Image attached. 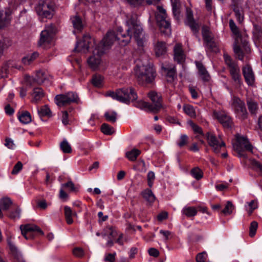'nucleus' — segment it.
Returning <instances> with one entry per match:
<instances>
[{"mask_svg": "<svg viewBox=\"0 0 262 262\" xmlns=\"http://www.w3.org/2000/svg\"><path fill=\"white\" fill-rule=\"evenodd\" d=\"M55 102L59 106L69 105L72 103H78L79 99L76 93L70 92L64 94L56 96Z\"/></svg>", "mask_w": 262, "mask_h": 262, "instance_id": "nucleus-10", "label": "nucleus"}, {"mask_svg": "<svg viewBox=\"0 0 262 262\" xmlns=\"http://www.w3.org/2000/svg\"><path fill=\"white\" fill-rule=\"evenodd\" d=\"M71 20L74 29L73 32L75 33L76 31H81L83 27V24L81 18L77 15H75L71 17Z\"/></svg>", "mask_w": 262, "mask_h": 262, "instance_id": "nucleus-24", "label": "nucleus"}, {"mask_svg": "<svg viewBox=\"0 0 262 262\" xmlns=\"http://www.w3.org/2000/svg\"><path fill=\"white\" fill-rule=\"evenodd\" d=\"M213 116L220 122L225 128H231L233 122L231 117L224 111H214Z\"/></svg>", "mask_w": 262, "mask_h": 262, "instance_id": "nucleus-16", "label": "nucleus"}, {"mask_svg": "<svg viewBox=\"0 0 262 262\" xmlns=\"http://www.w3.org/2000/svg\"><path fill=\"white\" fill-rule=\"evenodd\" d=\"M257 207V202L256 200L251 201L250 202L247 203V205L245 206L246 210L249 215L252 214L253 210L256 209Z\"/></svg>", "mask_w": 262, "mask_h": 262, "instance_id": "nucleus-38", "label": "nucleus"}, {"mask_svg": "<svg viewBox=\"0 0 262 262\" xmlns=\"http://www.w3.org/2000/svg\"><path fill=\"white\" fill-rule=\"evenodd\" d=\"M11 45V41L8 38L0 35V55L3 53L4 50L7 48Z\"/></svg>", "mask_w": 262, "mask_h": 262, "instance_id": "nucleus-31", "label": "nucleus"}, {"mask_svg": "<svg viewBox=\"0 0 262 262\" xmlns=\"http://www.w3.org/2000/svg\"><path fill=\"white\" fill-rule=\"evenodd\" d=\"M37 207L41 209L45 210L48 207V204L45 200H39L37 202Z\"/></svg>", "mask_w": 262, "mask_h": 262, "instance_id": "nucleus-60", "label": "nucleus"}, {"mask_svg": "<svg viewBox=\"0 0 262 262\" xmlns=\"http://www.w3.org/2000/svg\"><path fill=\"white\" fill-rule=\"evenodd\" d=\"M20 229L22 234L27 239L33 238L34 232H38L41 233H42L40 228L33 225L27 224L25 225H21Z\"/></svg>", "mask_w": 262, "mask_h": 262, "instance_id": "nucleus-18", "label": "nucleus"}, {"mask_svg": "<svg viewBox=\"0 0 262 262\" xmlns=\"http://www.w3.org/2000/svg\"><path fill=\"white\" fill-rule=\"evenodd\" d=\"M73 254L78 257H81L84 255L83 250L80 248H75L73 250Z\"/></svg>", "mask_w": 262, "mask_h": 262, "instance_id": "nucleus-59", "label": "nucleus"}, {"mask_svg": "<svg viewBox=\"0 0 262 262\" xmlns=\"http://www.w3.org/2000/svg\"><path fill=\"white\" fill-rule=\"evenodd\" d=\"M103 79L101 75H96L93 77L92 82L95 86L100 88L102 86Z\"/></svg>", "mask_w": 262, "mask_h": 262, "instance_id": "nucleus-42", "label": "nucleus"}, {"mask_svg": "<svg viewBox=\"0 0 262 262\" xmlns=\"http://www.w3.org/2000/svg\"><path fill=\"white\" fill-rule=\"evenodd\" d=\"M190 174L192 177L198 180L201 179L203 176V171L198 167L192 168L190 171Z\"/></svg>", "mask_w": 262, "mask_h": 262, "instance_id": "nucleus-39", "label": "nucleus"}, {"mask_svg": "<svg viewBox=\"0 0 262 262\" xmlns=\"http://www.w3.org/2000/svg\"><path fill=\"white\" fill-rule=\"evenodd\" d=\"M184 112L191 118H194L196 116V113L194 107L190 105H185L183 107Z\"/></svg>", "mask_w": 262, "mask_h": 262, "instance_id": "nucleus-40", "label": "nucleus"}, {"mask_svg": "<svg viewBox=\"0 0 262 262\" xmlns=\"http://www.w3.org/2000/svg\"><path fill=\"white\" fill-rule=\"evenodd\" d=\"M141 154L140 150L134 148L126 152V157L131 161H134L137 159L138 156Z\"/></svg>", "mask_w": 262, "mask_h": 262, "instance_id": "nucleus-33", "label": "nucleus"}, {"mask_svg": "<svg viewBox=\"0 0 262 262\" xmlns=\"http://www.w3.org/2000/svg\"><path fill=\"white\" fill-rule=\"evenodd\" d=\"M126 24L127 27L126 33H122L123 30L121 27L118 28L117 33L114 31H109L97 45H100V48L106 52L116 42L121 46L126 45L133 37L138 45L139 47H143L145 37L142 27L138 19L137 15L132 14L127 16Z\"/></svg>", "mask_w": 262, "mask_h": 262, "instance_id": "nucleus-1", "label": "nucleus"}, {"mask_svg": "<svg viewBox=\"0 0 262 262\" xmlns=\"http://www.w3.org/2000/svg\"><path fill=\"white\" fill-rule=\"evenodd\" d=\"M64 214L66 221L68 225L73 224V217H76L77 215V213L68 206L64 207Z\"/></svg>", "mask_w": 262, "mask_h": 262, "instance_id": "nucleus-23", "label": "nucleus"}, {"mask_svg": "<svg viewBox=\"0 0 262 262\" xmlns=\"http://www.w3.org/2000/svg\"><path fill=\"white\" fill-rule=\"evenodd\" d=\"M126 1L132 7L139 8L143 6L145 0H126Z\"/></svg>", "mask_w": 262, "mask_h": 262, "instance_id": "nucleus-49", "label": "nucleus"}, {"mask_svg": "<svg viewBox=\"0 0 262 262\" xmlns=\"http://www.w3.org/2000/svg\"><path fill=\"white\" fill-rule=\"evenodd\" d=\"M56 32V29L54 25L51 24L46 27L45 29L40 33V38L38 42L39 46L49 43Z\"/></svg>", "mask_w": 262, "mask_h": 262, "instance_id": "nucleus-14", "label": "nucleus"}, {"mask_svg": "<svg viewBox=\"0 0 262 262\" xmlns=\"http://www.w3.org/2000/svg\"><path fill=\"white\" fill-rule=\"evenodd\" d=\"M23 164L21 162H18L14 166L13 170L11 171L12 174H16L22 169Z\"/></svg>", "mask_w": 262, "mask_h": 262, "instance_id": "nucleus-58", "label": "nucleus"}, {"mask_svg": "<svg viewBox=\"0 0 262 262\" xmlns=\"http://www.w3.org/2000/svg\"><path fill=\"white\" fill-rule=\"evenodd\" d=\"M116 255V252L106 254H105L104 260L106 262H115Z\"/></svg>", "mask_w": 262, "mask_h": 262, "instance_id": "nucleus-57", "label": "nucleus"}, {"mask_svg": "<svg viewBox=\"0 0 262 262\" xmlns=\"http://www.w3.org/2000/svg\"><path fill=\"white\" fill-rule=\"evenodd\" d=\"M19 121L24 124H28L31 121V116L28 111L23 112L18 116Z\"/></svg>", "mask_w": 262, "mask_h": 262, "instance_id": "nucleus-35", "label": "nucleus"}, {"mask_svg": "<svg viewBox=\"0 0 262 262\" xmlns=\"http://www.w3.org/2000/svg\"><path fill=\"white\" fill-rule=\"evenodd\" d=\"M147 177L148 185L149 187H151L153 185L154 181L155 179V173L152 171H149L147 174Z\"/></svg>", "mask_w": 262, "mask_h": 262, "instance_id": "nucleus-54", "label": "nucleus"}, {"mask_svg": "<svg viewBox=\"0 0 262 262\" xmlns=\"http://www.w3.org/2000/svg\"><path fill=\"white\" fill-rule=\"evenodd\" d=\"M196 66L201 78L204 81H208L210 78L209 75L203 64L200 62H196Z\"/></svg>", "mask_w": 262, "mask_h": 262, "instance_id": "nucleus-27", "label": "nucleus"}, {"mask_svg": "<svg viewBox=\"0 0 262 262\" xmlns=\"http://www.w3.org/2000/svg\"><path fill=\"white\" fill-rule=\"evenodd\" d=\"M174 59L178 63H182L185 59V54L181 43H177L173 48Z\"/></svg>", "mask_w": 262, "mask_h": 262, "instance_id": "nucleus-19", "label": "nucleus"}, {"mask_svg": "<svg viewBox=\"0 0 262 262\" xmlns=\"http://www.w3.org/2000/svg\"><path fill=\"white\" fill-rule=\"evenodd\" d=\"M155 51L157 56L164 55L166 52L165 42L158 41L155 46Z\"/></svg>", "mask_w": 262, "mask_h": 262, "instance_id": "nucleus-28", "label": "nucleus"}, {"mask_svg": "<svg viewBox=\"0 0 262 262\" xmlns=\"http://www.w3.org/2000/svg\"><path fill=\"white\" fill-rule=\"evenodd\" d=\"M62 187L68 188L71 192H76L79 189V186H75L71 181H69L67 183L62 184Z\"/></svg>", "mask_w": 262, "mask_h": 262, "instance_id": "nucleus-48", "label": "nucleus"}, {"mask_svg": "<svg viewBox=\"0 0 262 262\" xmlns=\"http://www.w3.org/2000/svg\"><path fill=\"white\" fill-rule=\"evenodd\" d=\"M188 141V136L186 135H182L181 136L180 140L178 142L177 144L180 147H182L187 144Z\"/></svg>", "mask_w": 262, "mask_h": 262, "instance_id": "nucleus-50", "label": "nucleus"}, {"mask_svg": "<svg viewBox=\"0 0 262 262\" xmlns=\"http://www.w3.org/2000/svg\"><path fill=\"white\" fill-rule=\"evenodd\" d=\"M9 247L12 254L16 259L18 262H25L21 253L19 252L17 247L15 245L12 244H9Z\"/></svg>", "mask_w": 262, "mask_h": 262, "instance_id": "nucleus-29", "label": "nucleus"}, {"mask_svg": "<svg viewBox=\"0 0 262 262\" xmlns=\"http://www.w3.org/2000/svg\"><path fill=\"white\" fill-rule=\"evenodd\" d=\"M25 81L27 84L30 86L33 85L35 83H36L35 78L30 76H26L25 77Z\"/></svg>", "mask_w": 262, "mask_h": 262, "instance_id": "nucleus-61", "label": "nucleus"}, {"mask_svg": "<svg viewBox=\"0 0 262 262\" xmlns=\"http://www.w3.org/2000/svg\"><path fill=\"white\" fill-rule=\"evenodd\" d=\"M206 138L209 146L215 154H219L222 148L225 147V144L220 138H217L213 134L207 133Z\"/></svg>", "mask_w": 262, "mask_h": 262, "instance_id": "nucleus-13", "label": "nucleus"}, {"mask_svg": "<svg viewBox=\"0 0 262 262\" xmlns=\"http://www.w3.org/2000/svg\"><path fill=\"white\" fill-rule=\"evenodd\" d=\"M143 198L148 202L152 203L155 200V196L152 192L150 189H146L142 192Z\"/></svg>", "mask_w": 262, "mask_h": 262, "instance_id": "nucleus-37", "label": "nucleus"}, {"mask_svg": "<svg viewBox=\"0 0 262 262\" xmlns=\"http://www.w3.org/2000/svg\"><path fill=\"white\" fill-rule=\"evenodd\" d=\"M202 34L207 47L213 52H217L219 49L216 43L214 40L213 34L210 32L209 28L207 26H203L202 29Z\"/></svg>", "mask_w": 262, "mask_h": 262, "instance_id": "nucleus-12", "label": "nucleus"}, {"mask_svg": "<svg viewBox=\"0 0 262 262\" xmlns=\"http://www.w3.org/2000/svg\"><path fill=\"white\" fill-rule=\"evenodd\" d=\"M157 10L156 18L160 30L162 33L169 35L171 33V26L166 10L162 6H157Z\"/></svg>", "mask_w": 262, "mask_h": 262, "instance_id": "nucleus-6", "label": "nucleus"}, {"mask_svg": "<svg viewBox=\"0 0 262 262\" xmlns=\"http://www.w3.org/2000/svg\"><path fill=\"white\" fill-rule=\"evenodd\" d=\"M257 227L258 224L256 222L253 221L251 223L249 231V235L251 237H253L255 235Z\"/></svg>", "mask_w": 262, "mask_h": 262, "instance_id": "nucleus-51", "label": "nucleus"}, {"mask_svg": "<svg viewBox=\"0 0 262 262\" xmlns=\"http://www.w3.org/2000/svg\"><path fill=\"white\" fill-rule=\"evenodd\" d=\"M234 209L233 204L230 201H228L225 208L222 210V212L225 215H229L232 213Z\"/></svg>", "mask_w": 262, "mask_h": 262, "instance_id": "nucleus-47", "label": "nucleus"}, {"mask_svg": "<svg viewBox=\"0 0 262 262\" xmlns=\"http://www.w3.org/2000/svg\"><path fill=\"white\" fill-rule=\"evenodd\" d=\"M105 51L100 48V45H96L92 50V55L88 59L89 67L93 70H97L101 62V56Z\"/></svg>", "mask_w": 262, "mask_h": 262, "instance_id": "nucleus-8", "label": "nucleus"}, {"mask_svg": "<svg viewBox=\"0 0 262 262\" xmlns=\"http://www.w3.org/2000/svg\"><path fill=\"white\" fill-rule=\"evenodd\" d=\"M250 162L251 168L259 174H262V164L253 159H250Z\"/></svg>", "mask_w": 262, "mask_h": 262, "instance_id": "nucleus-32", "label": "nucleus"}, {"mask_svg": "<svg viewBox=\"0 0 262 262\" xmlns=\"http://www.w3.org/2000/svg\"><path fill=\"white\" fill-rule=\"evenodd\" d=\"M135 72L140 84L150 83L155 78V70L148 63L143 64L138 61Z\"/></svg>", "mask_w": 262, "mask_h": 262, "instance_id": "nucleus-2", "label": "nucleus"}, {"mask_svg": "<svg viewBox=\"0 0 262 262\" xmlns=\"http://www.w3.org/2000/svg\"><path fill=\"white\" fill-rule=\"evenodd\" d=\"M242 72L246 83L249 85H252L255 77L252 68L248 64L246 65L243 67Z\"/></svg>", "mask_w": 262, "mask_h": 262, "instance_id": "nucleus-20", "label": "nucleus"}, {"mask_svg": "<svg viewBox=\"0 0 262 262\" xmlns=\"http://www.w3.org/2000/svg\"><path fill=\"white\" fill-rule=\"evenodd\" d=\"M20 211L19 209H17L15 211L11 212L10 217L14 220L18 219L20 216Z\"/></svg>", "mask_w": 262, "mask_h": 262, "instance_id": "nucleus-63", "label": "nucleus"}, {"mask_svg": "<svg viewBox=\"0 0 262 262\" xmlns=\"http://www.w3.org/2000/svg\"><path fill=\"white\" fill-rule=\"evenodd\" d=\"M62 122L64 125L69 124V120H68V113L67 111L62 112Z\"/></svg>", "mask_w": 262, "mask_h": 262, "instance_id": "nucleus-64", "label": "nucleus"}, {"mask_svg": "<svg viewBox=\"0 0 262 262\" xmlns=\"http://www.w3.org/2000/svg\"><path fill=\"white\" fill-rule=\"evenodd\" d=\"M60 146L64 153H71L72 152L71 146L66 140H64L61 142Z\"/></svg>", "mask_w": 262, "mask_h": 262, "instance_id": "nucleus-45", "label": "nucleus"}, {"mask_svg": "<svg viewBox=\"0 0 262 262\" xmlns=\"http://www.w3.org/2000/svg\"><path fill=\"white\" fill-rule=\"evenodd\" d=\"M12 13V11L8 9L4 11H0V29L3 28L7 26L10 22V15Z\"/></svg>", "mask_w": 262, "mask_h": 262, "instance_id": "nucleus-22", "label": "nucleus"}, {"mask_svg": "<svg viewBox=\"0 0 262 262\" xmlns=\"http://www.w3.org/2000/svg\"><path fill=\"white\" fill-rule=\"evenodd\" d=\"M225 62L228 67L230 76L233 81L235 88L239 90L243 84L240 74V69L236 62L234 61L231 57L227 54H224Z\"/></svg>", "mask_w": 262, "mask_h": 262, "instance_id": "nucleus-4", "label": "nucleus"}, {"mask_svg": "<svg viewBox=\"0 0 262 262\" xmlns=\"http://www.w3.org/2000/svg\"><path fill=\"white\" fill-rule=\"evenodd\" d=\"M31 95L32 98L31 101L33 103H37L44 96L43 90L40 88H34Z\"/></svg>", "mask_w": 262, "mask_h": 262, "instance_id": "nucleus-25", "label": "nucleus"}, {"mask_svg": "<svg viewBox=\"0 0 262 262\" xmlns=\"http://www.w3.org/2000/svg\"><path fill=\"white\" fill-rule=\"evenodd\" d=\"M173 14L174 16H178L180 14V3L172 5Z\"/></svg>", "mask_w": 262, "mask_h": 262, "instance_id": "nucleus-62", "label": "nucleus"}, {"mask_svg": "<svg viewBox=\"0 0 262 262\" xmlns=\"http://www.w3.org/2000/svg\"><path fill=\"white\" fill-rule=\"evenodd\" d=\"M188 123L192 127L193 132L195 133H198L200 135H202V134H203L202 130V128L200 126H199L198 125L194 123L191 120L188 121Z\"/></svg>", "mask_w": 262, "mask_h": 262, "instance_id": "nucleus-52", "label": "nucleus"}, {"mask_svg": "<svg viewBox=\"0 0 262 262\" xmlns=\"http://www.w3.org/2000/svg\"><path fill=\"white\" fill-rule=\"evenodd\" d=\"M247 104L251 114L256 115L259 108L257 103L254 100L249 98L247 100Z\"/></svg>", "mask_w": 262, "mask_h": 262, "instance_id": "nucleus-26", "label": "nucleus"}, {"mask_svg": "<svg viewBox=\"0 0 262 262\" xmlns=\"http://www.w3.org/2000/svg\"><path fill=\"white\" fill-rule=\"evenodd\" d=\"M234 11L235 16L239 22H242L244 19L243 14L242 11L239 9L238 7H234Z\"/></svg>", "mask_w": 262, "mask_h": 262, "instance_id": "nucleus-55", "label": "nucleus"}, {"mask_svg": "<svg viewBox=\"0 0 262 262\" xmlns=\"http://www.w3.org/2000/svg\"><path fill=\"white\" fill-rule=\"evenodd\" d=\"M38 114L40 117L51 116V111L47 105H44L37 108Z\"/></svg>", "mask_w": 262, "mask_h": 262, "instance_id": "nucleus-34", "label": "nucleus"}, {"mask_svg": "<svg viewBox=\"0 0 262 262\" xmlns=\"http://www.w3.org/2000/svg\"><path fill=\"white\" fill-rule=\"evenodd\" d=\"M206 256L207 253L205 251L198 254L196 256V262H205Z\"/></svg>", "mask_w": 262, "mask_h": 262, "instance_id": "nucleus-56", "label": "nucleus"}, {"mask_svg": "<svg viewBox=\"0 0 262 262\" xmlns=\"http://www.w3.org/2000/svg\"><path fill=\"white\" fill-rule=\"evenodd\" d=\"M11 204V201L8 198H4L0 200V206L3 210H7Z\"/></svg>", "mask_w": 262, "mask_h": 262, "instance_id": "nucleus-44", "label": "nucleus"}, {"mask_svg": "<svg viewBox=\"0 0 262 262\" xmlns=\"http://www.w3.org/2000/svg\"><path fill=\"white\" fill-rule=\"evenodd\" d=\"M105 232L103 234V236L108 235V238H114L117 235L116 230L113 227H108L105 229Z\"/></svg>", "mask_w": 262, "mask_h": 262, "instance_id": "nucleus-41", "label": "nucleus"}, {"mask_svg": "<svg viewBox=\"0 0 262 262\" xmlns=\"http://www.w3.org/2000/svg\"><path fill=\"white\" fill-rule=\"evenodd\" d=\"M229 25L232 32L236 35L235 44L234 45V52L238 59L242 60L243 59L244 54L238 45L239 43V40L241 39V37L238 29L232 20H230Z\"/></svg>", "mask_w": 262, "mask_h": 262, "instance_id": "nucleus-15", "label": "nucleus"}, {"mask_svg": "<svg viewBox=\"0 0 262 262\" xmlns=\"http://www.w3.org/2000/svg\"><path fill=\"white\" fill-rule=\"evenodd\" d=\"M231 106L238 117L245 120L248 117L245 102L237 97L233 96L232 99Z\"/></svg>", "mask_w": 262, "mask_h": 262, "instance_id": "nucleus-11", "label": "nucleus"}, {"mask_svg": "<svg viewBox=\"0 0 262 262\" xmlns=\"http://www.w3.org/2000/svg\"><path fill=\"white\" fill-rule=\"evenodd\" d=\"M92 44L93 45V49H94L96 45H98L96 43L94 39L91 38L88 35H85L83 36V41L77 42L75 50L78 52L85 53Z\"/></svg>", "mask_w": 262, "mask_h": 262, "instance_id": "nucleus-17", "label": "nucleus"}, {"mask_svg": "<svg viewBox=\"0 0 262 262\" xmlns=\"http://www.w3.org/2000/svg\"><path fill=\"white\" fill-rule=\"evenodd\" d=\"M148 97L152 102L151 104H149L143 100H139L136 102V106L141 109L157 112L162 107L161 95L156 92L151 91L148 93Z\"/></svg>", "mask_w": 262, "mask_h": 262, "instance_id": "nucleus-5", "label": "nucleus"}, {"mask_svg": "<svg viewBox=\"0 0 262 262\" xmlns=\"http://www.w3.org/2000/svg\"><path fill=\"white\" fill-rule=\"evenodd\" d=\"M182 212L187 217H191L196 215L198 210L194 207L186 206L183 209Z\"/></svg>", "mask_w": 262, "mask_h": 262, "instance_id": "nucleus-30", "label": "nucleus"}, {"mask_svg": "<svg viewBox=\"0 0 262 262\" xmlns=\"http://www.w3.org/2000/svg\"><path fill=\"white\" fill-rule=\"evenodd\" d=\"M235 137L236 142L233 145L234 150L237 152L239 157L247 159L248 156L245 151L252 152V145L246 136L237 134Z\"/></svg>", "mask_w": 262, "mask_h": 262, "instance_id": "nucleus-7", "label": "nucleus"}, {"mask_svg": "<svg viewBox=\"0 0 262 262\" xmlns=\"http://www.w3.org/2000/svg\"><path fill=\"white\" fill-rule=\"evenodd\" d=\"M117 114L115 112H107L104 114L107 121L112 123H114L116 121Z\"/></svg>", "mask_w": 262, "mask_h": 262, "instance_id": "nucleus-43", "label": "nucleus"}, {"mask_svg": "<svg viewBox=\"0 0 262 262\" xmlns=\"http://www.w3.org/2000/svg\"><path fill=\"white\" fill-rule=\"evenodd\" d=\"M165 70L167 71L166 78L167 82H172L176 77L175 67H173L170 69H165Z\"/></svg>", "mask_w": 262, "mask_h": 262, "instance_id": "nucleus-36", "label": "nucleus"}, {"mask_svg": "<svg viewBox=\"0 0 262 262\" xmlns=\"http://www.w3.org/2000/svg\"><path fill=\"white\" fill-rule=\"evenodd\" d=\"M36 11L39 15L51 18L53 15V4L51 0H40L36 7Z\"/></svg>", "mask_w": 262, "mask_h": 262, "instance_id": "nucleus-9", "label": "nucleus"}, {"mask_svg": "<svg viewBox=\"0 0 262 262\" xmlns=\"http://www.w3.org/2000/svg\"><path fill=\"white\" fill-rule=\"evenodd\" d=\"M101 130L103 134L108 135H112L114 132V128L106 123H103L101 125Z\"/></svg>", "mask_w": 262, "mask_h": 262, "instance_id": "nucleus-46", "label": "nucleus"}, {"mask_svg": "<svg viewBox=\"0 0 262 262\" xmlns=\"http://www.w3.org/2000/svg\"><path fill=\"white\" fill-rule=\"evenodd\" d=\"M106 95L125 104H129L137 99V95L132 88L118 89L116 92L110 91Z\"/></svg>", "mask_w": 262, "mask_h": 262, "instance_id": "nucleus-3", "label": "nucleus"}, {"mask_svg": "<svg viewBox=\"0 0 262 262\" xmlns=\"http://www.w3.org/2000/svg\"><path fill=\"white\" fill-rule=\"evenodd\" d=\"M186 24L189 26L194 33H196L199 32V25L193 19L192 10L188 8L186 9Z\"/></svg>", "mask_w": 262, "mask_h": 262, "instance_id": "nucleus-21", "label": "nucleus"}, {"mask_svg": "<svg viewBox=\"0 0 262 262\" xmlns=\"http://www.w3.org/2000/svg\"><path fill=\"white\" fill-rule=\"evenodd\" d=\"M45 73L42 72H38L37 73L35 80L37 84H41L43 82L44 80L46 79Z\"/></svg>", "mask_w": 262, "mask_h": 262, "instance_id": "nucleus-53", "label": "nucleus"}]
</instances>
